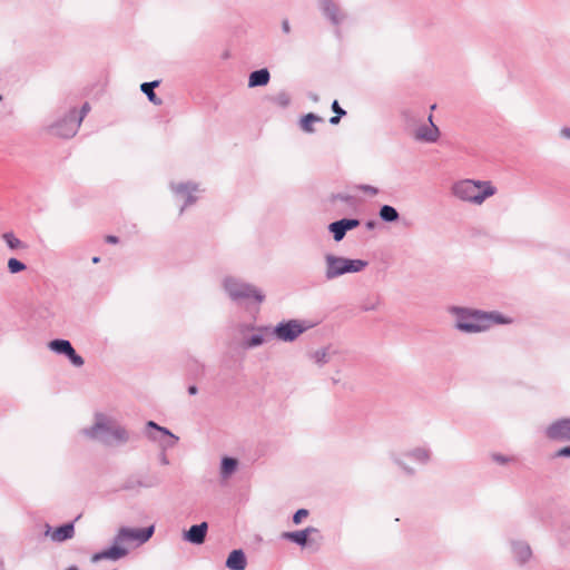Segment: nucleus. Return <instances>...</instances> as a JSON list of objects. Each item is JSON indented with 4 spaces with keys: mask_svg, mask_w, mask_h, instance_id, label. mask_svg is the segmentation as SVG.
Masks as SVG:
<instances>
[{
    "mask_svg": "<svg viewBox=\"0 0 570 570\" xmlns=\"http://www.w3.org/2000/svg\"><path fill=\"white\" fill-rule=\"evenodd\" d=\"M450 313L455 316V328L463 333H480L489 330L493 324L510 323V320L498 312L488 313L452 306Z\"/></svg>",
    "mask_w": 570,
    "mask_h": 570,
    "instance_id": "obj_1",
    "label": "nucleus"
},
{
    "mask_svg": "<svg viewBox=\"0 0 570 570\" xmlns=\"http://www.w3.org/2000/svg\"><path fill=\"white\" fill-rule=\"evenodd\" d=\"M83 434L106 445L119 446L130 441V433L114 417L102 413L95 415V423L83 430Z\"/></svg>",
    "mask_w": 570,
    "mask_h": 570,
    "instance_id": "obj_2",
    "label": "nucleus"
},
{
    "mask_svg": "<svg viewBox=\"0 0 570 570\" xmlns=\"http://www.w3.org/2000/svg\"><path fill=\"white\" fill-rule=\"evenodd\" d=\"M154 531V525L142 529L120 528L114 538V544L109 549L95 553L91 557V561L98 562L102 559L119 560L128 553V550L124 547L125 544L131 542H136L137 546L142 544L151 538Z\"/></svg>",
    "mask_w": 570,
    "mask_h": 570,
    "instance_id": "obj_3",
    "label": "nucleus"
},
{
    "mask_svg": "<svg viewBox=\"0 0 570 570\" xmlns=\"http://www.w3.org/2000/svg\"><path fill=\"white\" fill-rule=\"evenodd\" d=\"M451 194L461 202L482 205L497 194V187L490 180L460 179L452 184Z\"/></svg>",
    "mask_w": 570,
    "mask_h": 570,
    "instance_id": "obj_4",
    "label": "nucleus"
},
{
    "mask_svg": "<svg viewBox=\"0 0 570 570\" xmlns=\"http://www.w3.org/2000/svg\"><path fill=\"white\" fill-rule=\"evenodd\" d=\"M324 263L326 281H333L350 273H360L368 265V262L364 259H352L334 254H326Z\"/></svg>",
    "mask_w": 570,
    "mask_h": 570,
    "instance_id": "obj_5",
    "label": "nucleus"
},
{
    "mask_svg": "<svg viewBox=\"0 0 570 570\" xmlns=\"http://www.w3.org/2000/svg\"><path fill=\"white\" fill-rule=\"evenodd\" d=\"M223 287L229 298L237 303L255 302L261 304L265 299V295L261 289L236 277H225Z\"/></svg>",
    "mask_w": 570,
    "mask_h": 570,
    "instance_id": "obj_6",
    "label": "nucleus"
},
{
    "mask_svg": "<svg viewBox=\"0 0 570 570\" xmlns=\"http://www.w3.org/2000/svg\"><path fill=\"white\" fill-rule=\"evenodd\" d=\"M312 327L313 323L309 321L293 318L279 322L275 327H259V331L269 333L271 336L281 342L291 343Z\"/></svg>",
    "mask_w": 570,
    "mask_h": 570,
    "instance_id": "obj_7",
    "label": "nucleus"
},
{
    "mask_svg": "<svg viewBox=\"0 0 570 570\" xmlns=\"http://www.w3.org/2000/svg\"><path fill=\"white\" fill-rule=\"evenodd\" d=\"M323 17L333 26L338 27L347 19V13L336 0H317Z\"/></svg>",
    "mask_w": 570,
    "mask_h": 570,
    "instance_id": "obj_8",
    "label": "nucleus"
},
{
    "mask_svg": "<svg viewBox=\"0 0 570 570\" xmlns=\"http://www.w3.org/2000/svg\"><path fill=\"white\" fill-rule=\"evenodd\" d=\"M429 124H421L412 131L414 138L419 141L435 142L440 137V130L433 122L432 115L428 118Z\"/></svg>",
    "mask_w": 570,
    "mask_h": 570,
    "instance_id": "obj_9",
    "label": "nucleus"
},
{
    "mask_svg": "<svg viewBox=\"0 0 570 570\" xmlns=\"http://www.w3.org/2000/svg\"><path fill=\"white\" fill-rule=\"evenodd\" d=\"M546 435L554 441H570V419H561L550 424Z\"/></svg>",
    "mask_w": 570,
    "mask_h": 570,
    "instance_id": "obj_10",
    "label": "nucleus"
},
{
    "mask_svg": "<svg viewBox=\"0 0 570 570\" xmlns=\"http://www.w3.org/2000/svg\"><path fill=\"white\" fill-rule=\"evenodd\" d=\"M89 110H90V105L88 102H85L82 105L79 116L75 108L71 109L70 110V126L66 130L65 129L59 130L60 136L62 138L73 137L77 134L85 116L89 112Z\"/></svg>",
    "mask_w": 570,
    "mask_h": 570,
    "instance_id": "obj_11",
    "label": "nucleus"
},
{
    "mask_svg": "<svg viewBox=\"0 0 570 570\" xmlns=\"http://www.w3.org/2000/svg\"><path fill=\"white\" fill-rule=\"evenodd\" d=\"M171 190L177 195L185 198V203L181 206L179 214H183L187 206L193 205L196 202V197L194 193L198 191V186L193 183H180V184H171Z\"/></svg>",
    "mask_w": 570,
    "mask_h": 570,
    "instance_id": "obj_12",
    "label": "nucleus"
},
{
    "mask_svg": "<svg viewBox=\"0 0 570 570\" xmlns=\"http://www.w3.org/2000/svg\"><path fill=\"white\" fill-rule=\"evenodd\" d=\"M358 225L360 220L356 218H343L331 223L328 230L333 234L335 242H341L345 237L346 232L356 228Z\"/></svg>",
    "mask_w": 570,
    "mask_h": 570,
    "instance_id": "obj_13",
    "label": "nucleus"
},
{
    "mask_svg": "<svg viewBox=\"0 0 570 570\" xmlns=\"http://www.w3.org/2000/svg\"><path fill=\"white\" fill-rule=\"evenodd\" d=\"M208 531L207 522L191 525L188 530L183 532V539L191 544H203L206 540Z\"/></svg>",
    "mask_w": 570,
    "mask_h": 570,
    "instance_id": "obj_14",
    "label": "nucleus"
},
{
    "mask_svg": "<svg viewBox=\"0 0 570 570\" xmlns=\"http://www.w3.org/2000/svg\"><path fill=\"white\" fill-rule=\"evenodd\" d=\"M511 550L515 562L523 566L532 558V550L525 541H511Z\"/></svg>",
    "mask_w": 570,
    "mask_h": 570,
    "instance_id": "obj_15",
    "label": "nucleus"
},
{
    "mask_svg": "<svg viewBox=\"0 0 570 570\" xmlns=\"http://www.w3.org/2000/svg\"><path fill=\"white\" fill-rule=\"evenodd\" d=\"M317 529L313 527L305 528L304 530L293 531V532H283L282 538L288 541H292L301 547H305L307 544V539L312 533H316Z\"/></svg>",
    "mask_w": 570,
    "mask_h": 570,
    "instance_id": "obj_16",
    "label": "nucleus"
},
{
    "mask_svg": "<svg viewBox=\"0 0 570 570\" xmlns=\"http://www.w3.org/2000/svg\"><path fill=\"white\" fill-rule=\"evenodd\" d=\"M46 533L50 535L52 541L62 542V541H66L73 537L75 527H73L72 522H69L61 527L56 528L53 531H51V529L48 528Z\"/></svg>",
    "mask_w": 570,
    "mask_h": 570,
    "instance_id": "obj_17",
    "label": "nucleus"
},
{
    "mask_svg": "<svg viewBox=\"0 0 570 570\" xmlns=\"http://www.w3.org/2000/svg\"><path fill=\"white\" fill-rule=\"evenodd\" d=\"M247 559L242 549L233 550L226 560V567L230 570H245Z\"/></svg>",
    "mask_w": 570,
    "mask_h": 570,
    "instance_id": "obj_18",
    "label": "nucleus"
},
{
    "mask_svg": "<svg viewBox=\"0 0 570 570\" xmlns=\"http://www.w3.org/2000/svg\"><path fill=\"white\" fill-rule=\"evenodd\" d=\"M271 73L268 69L262 68L259 70H255L249 73L248 77V87L255 88V87H262L266 86L269 82Z\"/></svg>",
    "mask_w": 570,
    "mask_h": 570,
    "instance_id": "obj_19",
    "label": "nucleus"
},
{
    "mask_svg": "<svg viewBox=\"0 0 570 570\" xmlns=\"http://www.w3.org/2000/svg\"><path fill=\"white\" fill-rule=\"evenodd\" d=\"M146 428L147 429H153V430H156L157 432L161 433L163 435L167 436L168 438V441L164 442L163 443V446L165 449H171L176 445V443L178 442V436H176L175 434H173L168 429L164 428V426H160L158 425L157 423H155L154 421H148L147 424H146Z\"/></svg>",
    "mask_w": 570,
    "mask_h": 570,
    "instance_id": "obj_20",
    "label": "nucleus"
},
{
    "mask_svg": "<svg viewBox=\"0 0 570 570\" xmlns=\"http://www.w3.org/2000/svg\"><path fill=\"white\" fill-rule=\"evenodd\" d=\"M401 117L405 124L406 129L413 131L422 120V115L417 111L406 108L401 111Z\"/></svg>",
    "mask_w": 570,
    "mask_h": 570,
    "instance_id": "obj_21",
    "label": "nucleus"
},
{
    "mask_svg": "<svg viewBox=\"0 0 570 570\" xmlns=\"http://www.w3.org/2000/svg\"><path fill=\"white\" fill-rule=\"evenodd\" d=\"M406 456L421 464H426L431 459V451L425 446L414 448L405 453Z\"/></svg>",
    "mask_w": 570,
    "mask_h": 570,
    "instance_id": "obj_22",
    "label": "nucleus"
},
{
    "mask_svg": "<svg viewBox=\"0 0 570 570\" xmlns=\"http://www.w3.org/2000/svg\"><path fill=\"white\" fill-rule=\"evenodd\" d=\"M48 347L57 353L66 356L73 350L71 343L68 340L57 338L49 342Z\"/></svg>",
    "mask_w": 570,
    "mask_h": 570,
    "instance_id": "obj_23",
    "label": "nucleus"
},
{
    "mask_svg": "<svg viewBox=\"0 0 570 570\" xmlns=\"http://www.w3.org/2000/svg\"><path fill=\"white\" fill-rule=\"evenodd\" d=\"M159 83H160L159 80H154V81H149V82H144L140 86L141 91L147 96L148 100L157 106L161 105V102H163L161 99L158 98L154 91V89L156 87H158Z\"/></svg>",
    "mask_w": 570,
    "mask_h": 570,
    "instance_id": "obj_24",
    "label": "nucleus"
},
{
    "mask_svg": "<svg viewBox=\"0 0 570 570\" xmlns=\"http://www.w3.org/2000/svg\"><path fill=\"white\" fill-rule=\"evenodd\" d=\"M379 216L385 223H394L400 218L399 212L390 205H383L380 208Z\"/></svg>",
    "mask_w": 570,
    "mask_h": 570,
    "instance_id": "obj_25",
    "label": "nucleus"
},
{
    "mask_svg": "<svg viewBox=\"0 0 570 570\" xmlns=\"http://www.w3.org/2000/svg\"><path fill=\"white\" fill-rule=\"evenodd\" d=\"M311 360L318 366H323L330 362L328 347L318 348L309 354Z\"/></svg>",
    "mask_w": 570,
    "mask_h": 570,
    "instance_id": "obj_26",
    "label": "nucleus"
},
{
    "mask_svg": "<svg viewBox=\"0 0 570 570\" xmlns=\"http://www.w3.org/2000/svg\"><path fill=\"white\" fill-rule=\"evenodd\" d=\"M321 121H323V119L320 116L309 112L301 119L299 125L303 131L311 134L314 132L313 124Z\"/></svg>",
    "mask_w": 570,
    "mask_h": 570,
    "instance_id": "obj_27",
    "label": "nucleus"
},
{
    "mask_svg": "<svg viewBox=\"0 0 570 570\" xmlns=\"http://www.w3.org/2000/svg\"><path fill=\"white\" fill-rule=\"evenodd\" d=\"M237 469V460L233 458H224L222 460L220 474L224 479L230 476Z\"/></svg>",
    "mask_w": 570,
    "mask_h": 570,
    "instance_id": "obj_28",
    "label": "nucleus"
},
{
    "mask_svg": "<svg viewBox=\"0 0 570 570\" xmlns=\"http://www.w3.org/2000/svg\"><path fill=\"white\" fill-rule=\"evenodd\" d=\"M258 333L252 335L246 342H245V346L247 348H253V347H257V346H261L262 344H264L267 340V336H271L269 333H266V332H261L259 328L257 330Z\"/></svg>",
    "mask_w": 570,
    "mask_h": 570,
    "instance_id": "obj_29",
    "label": "nucleus"
},
{
    "mask_svg": "<svg viewBox=\"0 0 570 570\" xmlns=\"http://www.w3.org/2000/svg\"><path fill=\"white\" fill-rule=\"evenodd\" d=\"M3 240L8 245V247L12 250L14 249H24L27 245L23 244L12 232H7L2 235Z\"/></svg>",
    "mask_w": 570,
    "mask_h": 570,
    "instance_id": "obj_30",
    "label": "nucleus"
},
{
    "mask_svg": "<svg viewBox=\"0 0 570 570\" xmlns=\"http://www.w3.org/2000/svg\"><path fill=\"white\" fill-rule=\"evenodd\" d=\"M269 100L274 105H276V106H278L281 108H286L291 104V97L285 91H281V92L276 94L275 96L271 97Z\"/></svg>",
    "mask_w": 570,
    "mask_h": 570,
    "instance_id": "obj_31",
    "label": "nucleus"
},
{
    "mask_svg": "<svg viewBox=\"0 0 570 570\" xmlns=\"http://www.w3.org/2000/svg\"><path fill=\"white\" fill-rule=\"evenodd\" d=\"M70 126V111L60 121L56 122L51 129L55 135L60 136L59 130L67 129Z\"/></svg>",
    "mask_w": 570,
    "mask_h": 570,
    "instance_id": "obj_32",
    "label": "nucleus"
},
{
    "mask_svg": "<svg viewBox=\"0 0 570 570\" xmlns=\"http://www.w3.org/2000/svg\"><path fill=\"white\" fill-rule=\"evenodd\" d=\"M26 268H27V266L22 262L18 261L17 258H10L8 261V269L12 274H17L19 272H22Z\"/></svg>",
    "mask_w": 570,
    "mask_h": 570,
    "instance_id": "obj_33",
    "label": "nucleus"
},
{
    "mask_svg": "<svg viewBox=\"0 0 570 570\" xmlns=\"http://www.w3.org/2000/svg\"><path fill=\"white\" fill-rule=\"evenodd\" d=\"M391 459L395 464H397L406 474H414V469L406 465L399 456H396L394 453H391Z\"/></svg>",
    "mask_w": 570,
    "mask_h": 570,
    "instance_id": "obj_34",
    "label": "nucleus"
},
{
    "mask_svg": "<svg viewBox=\"0 0 570 570\" xmlns=\"http://www.w3.org/2000/svg\"><path fill=\"white\" fill-rule=\"evenodd\" d=\"M71 364L76 367H81L85 364V360L82 356L76 353L75 348L67 356Z\"/></svg>",
    "mask_w": 570,
    "mask_h": 570,
    "instance_id": "obj_35",
    "label": "nucleus"
},
{
    "mask_svg": "<svg viewBox=\"0 0 570 570\" xmlns=\"http://www.w3.org/2000/svg\"><path fill=\"white\" fill-rule=\"evenodd\" d=\"M308 515V511L306 509H299L297 510L293 515V522L295 524H299L303 520V518H306Z\"/></svg>",
    "mask_w": 570,
    "mask_h": 570,
    "instance_id": "obj_36",
    "label": "nucleus"
},
{
    "mask_svg": "<svg viewBox=\"0 0 570 570\" xmlns=\"http://www.w3.org/2000/svg\"><path fill=\"white\" fill-rule=\"evenodd\" d=\"M492 460L499 464H507L508 462H510V459L508 456H504L499 453L492 454Z\"/></svg>",
    "mask_w": 570,
    "mask_h": 570,
    "instance_id": "obj_37",
    "label": "nucleus"
},
{
    "mask_svg": "<svg viewBox=\"0 0 570 570\" xmlns=\"http://www.w3.org/2000/svg\"><path fill=\"white\" fill-rule=\"evenodd\" d=\"M360 188L363 191L368 193L371 195H376L379 193V189L376 187L371 186V185H362Z\"/></svg>",
    "mask_w": 570,
    "mask_h": 570,
    "instance_id": "obj_38",
    "label": "nucleus"
},
{
    "mask_svg": "<svg viewBox=\"0 0 570 570\" xmlns=\"http://www.w3.org/2000/svg\"><path fill=\"white\" fill-rule=\"evenodd\" d=\"M332 110L336 114V115H341V116H344L346 112L344 109H342L337 102V100H334L333 104H332Z\"/></svg>",
    "mask_w": 570,
    "mask_h": 570,
    "instance_id": "obj_39",
    "label": "nucleus"
},
{
    "mask_svg": "<svg viewBox=\"0 0 570 570\" xmlns=\"http://www.w3.org/2000/svg\"><path fill=\"white\" fill-rule=\"evenodd\" d=\"M282 30L286 35H288L291 32V24H289V21L287 19H284L282 21Z\"/></svg>",
    "mask_w": 570,
    "mask_h": 570,
    "instance_id": "obj_40",
    "label": "nucleus"
},
{
    "mask_svg": "<svg viewBox=\"0 0 570 570\" xmlns=\"http://www.w3.org/2000/svg\"><path fill=\"white\" fill-rule=\"evenodd\" d=\"M557 456H570V446H566V448L560 449L557 452Z\"/></svg>",
    "mask_w": 570,
    "mask_h": 570,
    "instance_id": "obj_41",
    "label": "nucleus"
},
{
    "mask_svg": "<svg viewBox=\"0 0 570 570\" xmlns=\"http://www.w3.org/2000/svg\"><path fill=\"white\" fill-rule=\"evenodd\" d=\"M560 136L566 139H570V127H563L560 129Z\"/></svg>",
    "mask_w": 570,
    "mask_h": 570,
    "instance_id": "obj_42",
    "label": "nucleus"
},
{
    "mask_svg": "<svg viewBox=\"0 0 570 570\" xmlns=\"http://www.w3.org/2000/svg\"><path fill=\"white\" fill-rule=\"evenodd\" d=\"M352 197L350 195H343V194H337L335 196H333V199L336 200V199H340L342 202H348Z\"/></svg>",
    "mask_w": 570,
    "mask_h": 570,
    "instance_id": "obj_43",
    "label": "nucleus"
},
{
    "mask_svg": "<svg viewBox=\"0 0 570 570\" xmlns=\"http://www.w3.org/2000/svg\"><path fill=\"white\" fill-rule=\"evenodd\" d=\"M106 240H107L108 243H110V244H117L119 239H118V237H117V236L108 235V236L106 237Z\"/></svg>",
    "mask_w": 570,
    "mask_h": 570,
    "instance_id": "obj_44",
    "label": "nucleus"
},
{
    "mask_svg": "<svg viewBox=\"0 0 570 570\" xmlns=\"http://www.w3.org/2000/svg\"><path fill=\"white\" fill-rule=\"evenodd\" d=\"M341 117H342L341 115H335V116H333V117L330 119V122H331L332 125H336V124H338V122H340Z\"/></svg>",
    "mask_w": 570,
    "mask_h": 570,
    "instance_id": "obj_45",
    "label": "nucleus"
},
{
    "mask_svg": "<svg viewBox=\"0 0 570 570\" xmlns=\"http://www.w3.org/2000/svg\"><path fill=\"white\" fill-rule=\"evenodd\" d=\"M197 391H198V390H197V387H196L195 385H190V386L188 387V393H189L190 395H195V394H197Z\"/></svg>",
    "mask_w": 570,
    "mask_h": 570,
    "instance_id": "obj_46",
    "label": "nucleus"
},
{
    "mask_svg": "<svg viewBox=\"0 0 570 570\" xmlns=\"http://www.w3.org/2000/svg\"><path fill=\"white\" fill-rule=\"evenodd\" d=\"M160 462H161L163 464H165V465L169 464V461H168V459H167V456H166V455H163V456H161Z\"/></svg>",
    "mask_w": 570,
    "mask_h": 570,
    "instance_id": "obj_47",
    "label": "nucleus"
},
{
    "mask_svg": "<svg viewBox=\"0 0 570 570\" xmlns=\"http://www.w3.org/2000/svg\"><path fill=\"white\" fill-rule=\"evenodd\" d=\"M147 435L153 441H157L158 440L157 436L155 434H153L151 432H147Z\"/></svg>",
    "mask_w": 570,
    "mask_h": 570,
    "instance_id": "obj_48",
    "label": "nucleus"
},
{
    "mask_svg": "<svg viewBox=\"0 0 570 570\" xmlns=\"http://www.w3.org/2000/svg\"><path fill=\"white\" fill-rule=\"evenodd\" d=\"M363 308H364V311H371V309L375 308V305L364 306Z\"/></svg>",
    "mask_w": 570,
    "mask_h": 570,
    "instance_id": "obj_49",
    "label": "nucleus"
},
{
    "mask_svg": "<svg viewBox=\"0 0 570 570\" xmlns=\"http://www.w3.org/2000/svg\"><path fill=\"white\" fill-rule=\"evenodd\" d=\"M157 483H139V485L141 487H153V485H156Z\"/></svg>",
    "mask_w": 570,
    "mask_h": 570,
    "instance_id": "obj_50",
    "label": "nucleus"
},
{
    "mask_svg": "<svg viewBox=\"0 0 570 570\" xmlns=\"http://www.w3.org/2000/svg\"><path fill=\"white\" fill-rule=\"evenodd\" d=\"M99 261H100L99 257H94L92 258V263H95V264H97Z\"/></svg>",
    "mask_w": 570,
    "mask_h": 570,
    "instance_id": "obj_51",
    "label": "nucleus"
},
{
    "mask_svg": "<svg viewBox=\"0 0 570 570\" xmlns=\"http://www.w3.org/2000/svg\"><path fill=\"white\" fill-rule=\"evenodd\" d=\"M66 570H78L76 567H69L68 569Z\"/></svg>",
    "mask_w": 570,
    "mask_h": 570,
    "instance_id": "obj_52",
    "label": "nucleus"
}]
</instances>
